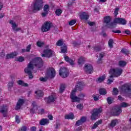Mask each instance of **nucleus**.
<instances>
[{
    "mask_svg": "<svg viewBox=\"0 0 131 131\" xmlns=\"http://www.w3.org/2000/svg\"><path fill=\"white\" fill-rule=\"evenodd\" d=\"M35 67L37 68H41L43 66V61L41 57H35L28 64L27 68L24 70L25 72L29 75V79L33 78V75L31 70H33Z\"/></svg>",
    "mask_w": 131,
    "mask_h": 131,
    "instance_id": "f257e3e1",
    "label": "nucleus"
},
{
    "mask_svg": "<svg viewBox=\"0 0 131 131\" xmlns=\"http://www.w3.org/2000/svg\"><path fill=\"white\" fill-rule=\"evenodd\" d=\"M83 89V82L82 81L78 82L77 85L75 86V88L74 89L70 95V98L72 100V102H80V98L77 96H75V93L78 91H81Z\"/></svg>",
    "mask_w": 131,
    "mask_h": 131,
    "instance_id": "f03ea898",
    "label": "nucleus"
},
{
    "mask_svg": "<svg viewBox=\"0 0 131 131\" xmlns=\"http://www.w3.org/2000/svg\"><path fill=\"white\" fill-rule=\"evenodd\" d=\"M120 93L124 94L128 97L131 96V84L129 83H126L122 85L119 88Z\"/></svg>",
    "mask_w": 131,
    "mask_h": 131,
    "instance_id": "7ed1b4c3",
    "label": "nucleus"
},
{
    "mask_svg": "<svg viewBox=\"0 0 131 131\" xmlns=\"http://www.w3.org/2000/svg\"><path fill=\"white\" fill-rule=\"evenodd\" d=\"M123 70L120 68H116L112 69L109 71L110 78H113V77H119L121 74H122Z\"/></svg>",
    "mask_w": 131,
    "mask_h": 131,
    "instance_id": "20e7f679",
    "label": "nucleus"
},
{
    "mask_svg": "<svg viewBox=\"0 0 131 131\" xmlns=\"http://www.w3.org/2000/svg\"><path fill=\"white\" fill-rule=\"evenodd\" d=\"M103 110L102 107H99L98 108H94L91 112V120H96L99 117V114L102 113Z\"/></svg>",
    "mask_w": 131,
    "mask_h": 131,
    "instance_id": "39448f33",
    "label": "nucleus"
},
{
    "mask_svg": "<svg viewBox=\"0 0 131 131\" xmlns=\"http://www.w3.org/2000/svg\"><path fill=\"white\" fill-rule=\"evenodd\" d=\"M42 4H43L42 0H36L33 4V12H34V11H40L42 9Z\"/></svg>",
    "mask_w": 131,
    "mask_h": 131,
    "instance_id": "423d86ee",
    "label": "nucleus"
},
{
    "mask_svg": "<svg viewBox=\"0 0 131 131\" xmlns=\"http://www.w3.org/2000/svg\"><path fill=\"white\" fill-rule=\"evenodd\" d=\"M53 27V24L51 21H45L41 27L42 32H48L51 30V28Z\"/></svg>",
    "mask_w": 131,
    "mask_h": 131,
    "instance_id": "0eeeda50",
    "label": "nucleus"
},
{
    "mask_svg": "<svg viewBox=\"0 0 131 131\" xmlns=\"http://www.w3.org/2000/svg\"><path fill=\"white\" fill-rule=\"evenodd\" d=\"M54 55V51L50 49H45L43 51V54H41V57L42 58H48L50 59L51 57H53Z\"/></svg>",
    "mask_w": 131,
    "mask_h": 131,
    "instance_id": "6e6552de",
    "label": "nucleus"
},
{
    "mask_svg": "<svg viewBox=\"0 0 131 131\" xmlns=\"http://www.w3.org/2000/svg\"><path fill=\"white\" fill-rule=\"evenodd\" d=\"M56 76V70L54 68L50 67L47 70L46 76L49 78H54Z\"/></svg>",
    "mask_w": 131,
    "mask_h": 131,
    "instance_id": "1a4fd4ad",
    "label": "nucleus"
},
{
    "mask_svg": "<svg viewBox=\"0 0 131 131\" xmlns=\"http://www.w3.org/2000/svg\"><path fill=\"white\" fill-rule=\"evenodd\" d=\"M111 16L107 15L103 18L104 23L106 24V26L114 28V27H115V24L113 22H111Z\"/></svg>",
    "mask_w": 131,
    "mask_h": 131,
    "instance_id": "9d476101",
    "label": "nucleus"
},
{
    "mask_svg": "<svg viewBox=\"0 0 131 131\" xmlns=\"http://www.w3.org/2000/svg\"><path fill=\"white\" fill-rule=\"evenodd\" d=\"M59 75L63 78H66L68 75H69V73L67 69L64 67L60 68L59 70Z\"/></svg>",
    "mask_w": 131,
    "mask_h": 131,
    "instance_id": "9b49d317",
    "label": "nucleus"
},
{
    "mask_svg": "<svg viewBox=\"0 0 131 131\" xmlns=\"http://www.w3.org/2000/svg\"><path fill=\"white\" fill-rule=\"evenodd\" d=\"M84 70L88 74H91L94 72V68L93 66L90 64H85L84 67Z\"/></svg>",
    "mask_w": 131,
    "mask_h": 131,
    "instance_id": "f8f14e48",
    "label": "nucleus"
},
{
    "mask_svg": "<svg viewBox=\"0 0 131 131\" xmlns=\"http://www.w3.org/2000/svg\"><path fill=\"white\" fill-rule=\"evenodd\" d=\"M122 112V110H121L120 107H115L113 108L112 114L114 116H118V115L121 114Z\"/></svg>",
    "mask_w": 131,
    "mask_h": 131,
    "instance_id": "ddd939ff",
    "label": "nucleus"
},
{
    "mask_svg": "<svg viewBox=\"0 0 131 131\" xmlns=\"http://www.w3.org/2000/svg\"><path fill=\"white\" fill-rule=\"evenodd\" d=\"M114 23H118V24H121V25H126V23H127V21L125 19L121 18V17H118L115 19L114 20Z\"/></svg>",
    "mask_w": 131,
    "mask_h": 131,
    "instance_id": "4468645a",
    "label": "nucleus"
},
{
    "mask_svg": "<svg viewBox=\"0 0 131 131\" xmlns=\"http://www.w3.org/2000/svg\"><path fill=\"white\" fill-rule=\"evenodd\" d=\"M86 121V117H81L80 120L77 121L75 123L76 126H79V125H81L83 124L84 122Z\"/></svg>",
    "mask_w": 131,
    "mask_h": 131,
    "instance_id": "2eb2a0df",
    "label": "nucleus"
},
{
    "mask_svg": "<svg viewBox=\"0 0 131 131\" xmlns=\"http://www.w3.org/2000/svg\"><path fill=\"white\" fill-rule=\"evenodd\" d=\"M45 100L47 104H50V103H53L55 102L56 100V97H55L54 95H51L48 97L45 98Z\"/></svg>",
    "mask_w": 131,
    "mask_h": 131,
    "instance_id": "dca6fc26",
    "label": "nucleus"
},
{
    "mask_svg": "<svg viewBox=\"0 0 131 131\" xmlns=\"http://www.w3.org/2000/svg\"><path fill=\"white\" fill-rule=\"evenodd\" d=\"M24 99H18L16 105L15 107V110H19V109H21V106L24 104Z\"/></svg>",
    "mask_w": 131,
    "mask_h": 131,
    "instance_id": "f3484780",
    "label": "nucleus"
},
{
    "mask_svg": "<svg viewBox=\"0 0 131 131\" xmlns=\"http://www.w3.org/2000/svg\"><path fill=\"white\" fill-rule=\"evenodd\" d=\"M0 112L3 114L4 117H6L7 116V113L8 112V108H7V106L3 105L0 107Z\"/></svg>",
    "mask_w": 131,
    "mask_h": 131,
    "instance_id": "a211bd4d",
    "label": "nucleus"
},
{
    "mask_svg": "<svg viewBox=\"0 0 131 131\" xmlns=\"http://www.w3.org/2000/svg\"><path fill=\"white\" fill-rule=\"evenodd\" d=\"M9 23H10V24H12V29H13V30H14V32H17V31H19V30H21V29L20 28H16L17 24H16V23H14V21L13 20H11L9 21Z\"/></svg>",
    "mask_w": 131,
    "mask_h": 131,
    "instance_id": "6ab92c4d",
    "label": "nucleus"
},
{
    "mask_svg": "<svg viewBox=\"0 0 131 131\" xmlns=\"http://www.w3.org/2000/svg\"><path fill=\"white\" fill-rule=\"evenodd\" d=\"M89 18H90V16L85 12H82L80 15V19L81 20H89Z\"/></svg>",
    "mask_w": 131,
    "mask_h": 131,
    "instance_id": "aec40b11",
    "label": "nucleus"
},
{
    "mask_svg": "<svg viewBox=\"0 0 131 131\" xmlns=\"http://www.w3.org/2000/svg\"><path fill=\"white\" fill-rule=\"evenodd\" d=\"M64 58L66 62L69 63L71 65V66H73V65H74V60L69 58V56L65 55Z\"/></svg>",
    "mask_w": 131,
    "mask_h": 131,
    "instance_id": "412c9836",
    "label": "nucleus"
},
{
    "mask_svg": "<svg viewBox=\"0 0 131 131\" xmlns=\"http://www.w3.org/2000/svg\"><path fill=\"white\" fill-rule=\"evenodd\" d=\"M17 55H18V53H17L16 52H12L10 54H8L6 56V59L8 60V59H13L14 57H17Z\"/></svg>",
    "mask_w": 131,
    "mask_h": 131,
    "instance_id": "4be33fe9",
    "label": "nucleus"
},
{
    "mask_svg": "<svg viewBox=\"0 0 131 131\" xmlns=\"http://www.w3.org/2000/svg\"><path fill=\"white\" fill-rule=\"evenodd\" d=\"M50 123V120L47 118H43L39 121L40 125H46V124H49Z\"/></svg>",
    "mask_w": 131,
    "mask_h": 131,
    "instance_id": "5701e85b",
    "label": "nucleus"
},
{
    "mask_svg": "<svg viewBox=\"0 0 131 131\" xmlns=\"http://www.w3.org/2000/svg\"><path fill=\"white\" fill-rule=\"evenodd\" d=\"M14 83H15V82L13 80L9 81L8 82V89L9 92H11V91H12V88L14 86Z\"/></svg>",
    "mask_w": 131,
    "mask_h": 131,
    "instance_id": "b1692460",
    "label": "nucleus"
},
{
    "mask_svg": "<svg viewBox=\"0 0 131 131\" xmlns=\"http://www.w3.org/2000/svg\"><path fill=\"white\" fill-rule=\"evenodd\" d=\"M64 119H71L72 120L73 119H74V115L72 114V113H70V114L66 115L64 116Z\"/></svg>",
    "mask_w": 131,
    "mask_h": 131,
    "instance_id": "393cba45",
    "label": "nucleus"
},
{
    "mask_svg": "<svg viewBox=\"0 0 131 131\" xmlns=\"http://www.w3.org/2000/svg\"><path fill=\"white\" fill-rule=\"evenodd\" d=\"M17 83H18L19 85H21V86H28V83L24 82V81L21 80H19L17 81Z\"/></svg>",
    "mask_w": 131,
    "mask_h": 131,
    "instance_id": "a878e982",
    "label": "nucleus"
},
{
    "mask_svg": "<svg viewBox=\"0 0 131 131\" xmlns=\"http://www.w3.org/2000/svg\"><path fill=\"white\" fill-rule=\"evenodd\" d=\"M99 93L102 96H105V95L107 94V91L104 88H100L99 90Z\"/></svg>",
    "mask_w": 131,
    "mask_h": 131,
    "instance_id": "bb28decb",
    "label": "nucleus"
},
{
    "mask_svg": "<svg viewBox=\"0 0 131 131\" xmlns=\"http://www.w3.org/2000/svg\"><path fill=\"white\" fill-rule=\"evenodd\" d=\"M35 94H36V96L37 97H43V92L40 91V90H37V91L35 92Z\"/></svg>",
    "mask_w": 131,
    "mask_h": 131,
    "instance_id": "cd10ccee",
    "label": "nucleus"
},
{
    "mask_svg": "<svg viewBox=\"0 0 131 131\" xmlns=\"http://www.w3.org/2000/svg\"><path fill=\"white\" fill-rule=\"evenodd\" d=\"M118 123V120H112L111 122L110 126L111 127H114L116 125V124Z\"/></svg>",
    "mask_w": 131,
    "mask_h": 131,
    "instance_id": "c85d7f7f",
    "label": "nucleus"
},
{
    "mask_svg": "<svg viewBox=\"0 0 131 131\" xmlns=\"http://www.w3.org/2000/svg\"><path fill=\"white\" fill-rule=\"evenodd\" d=\"M118 64L120 67H124L126 66V62L123 60H120L119 61Z\"/></svg>",
    "mask_w": 131,
    "mask_h": 131,
    "instance_id": "c756f323",
    "label": "nucleus"
},
{
    "mask_svg": "<svg viewBox=\"0 0 131 131\" xmlns=\"http://www.w3.org/2000/svg\"><path fill=\"white\" fill-rule=\"evenodd\" d=\"M61 53L65 54V53H67V46H63L60 48Z\"/></svg>",
    "mask_w": 131,
    "mask_h": 131,
    "instance_id": "7c9ffc66",
    "label": "nucleus"
},
{
    "mask_svg": "<svg viewBox=\"0 0 131 131\" xmlns=\"http://www.w3.org/2000/svg\"><path fill=\"white\" fill-rule=\"evenodd\" d=\"M84 63V58L82 57H80L78 59V63L79 65H81V64H83Z\"/></svg>",
    "mask_w": 131,
    "mask_h": 131,
    "instance_id": "2f4dec72",
    "label": "nucleus"
},
{
    "mask_svg": "<svg viewBox=\"0 0 131 131\" xmlns=\"http://www.w3.org/2000/svg\"><path fill=\"white\" fill-rule=\"evenodd\" d=\"M106 78V77L105 76H102L98 78V80H96L97 82H102V81H104Z\"/></svg>",
    "mask_w": 131,
    "mask_h": 131,
    "instance_id": "473e14b6",
    "label": "nucleus"
},
{
    "mask_svg": "<svg viewBox=\"0 0 131 131\" xmlns=\"http://www.w3.org/2000/svg\"><path fill=\"white\" fill-rule=\"evenodd\" d=\"M94 51H95V52H100L101 50H102V47H101V46L98 45L97 46H95L93 47Z\"/></svg>",
    "mask_w": 131,
    "mask_h": 131,
    "instance_id": "72a5a7b5",
    "label": "nucleus"
},
{
    "mask_svg": "<svg viewBox=\"0 0 131 131\" xmlns=\"http://www.w3.org/2000/svg\"><path fill=\"white\" fill-rule=\"evenodd\" d=\"M64 44V41H63V39H59L56 42V46L57 47H62V46Z\"/></svg>",
    "mask_w": 131,
    "mask_h": 131,
    "instance_id": "f704fd0d",
    "label": "nucleus"
},
{
    "mask_svg": "<svg viewBox=\"0 0 131 131\" xmlns=\"http://www.w3.org/2000/svg\"><path fill=\"white\" fill-rule=\"evenodd\" d=\"M66 88V87L65 86V84H61L60 85V89H59V92L60 93V94H62V93H63L64 91H65Z\"/></svg>",
    "mask_w": 131,
    "mask_h": 131,
    "instance_id": "c9c22d12",
    "label": "nucleus"
},
{
    "mask_svg": "<svg viewBox=\"0 0 131 131\" xmlns=\"http://www.w3.org/2000/svg\"><path fill=\"white\" fill-rule=\"evenodd\" d=\"M113 101H114V99L112 98L111 97H108L107 98V102L109 105H111L112 103H113Z\"/></svg>",
    "mask_w": 131,
    "mask_h": 131,
    "instance_id": "e433bc0d",
    "label": "nucleus"
},
{
    "mask_svg": "<svg viewBox=\"0 0 131 131\" xmlns=\"http://www.w3.org/2000/svg\"><path fill=\"white\" fill-rule=\"evenodd\" d=\"M43 11L47 12V13H49V11H50V6L49 5H45L43 7Z\"/></svg>",
    "mask_w": 131,
    "mask_h": 131,
    "instance_id": "4c0bfd02",
    "label": "nucleus"
},
{
    "mask_svg": "<svg viewBox=\"0 0 131 131\" xmlns=\"http://www.w3.org/2000/svg\"><path fill=\"white\" fill-rule=\"evenodd\" d=\"M43 45H45V43L40 41H38L36 42V45L38 48H42V47H43Z\"/></svg>",
    "mask_w": 131,
    "mask_h": 131,
    "instance_id": "58836bf2",
    "label": "nucleus"
},
{
    "mask_svg": "<svg viewBox=\"0 0 131 131\" xmlns=\"http://www.w3.org/2000/svg\"><path fill=\"white\" fill-rule=\"evenodd\" d=\"M114 42V41H113V40L112 39H110L108 40V45L109 48H111V49H112V48H113Z\"/></svg>",
    "mask_w": 131,
    "mask_h": 131,
    "instance_id": "ea45409f",
    "label": "nucleus"
},
{
    "mask_svg": "<svg viewBox=\"0 0 131 131\" xmlns=\"http://www.w3.org/2000/svg\"><path fill=\"white\" fill-rule=\"evenodd\" d=\"M62 12L63 11L60 9H57L55 11V14L56 16H61V14H62Z\"/></svg>",
    "mask_w": 131,
    "mask_h": 131,
    "instance_id": "a19ab883",
    "label": "nucleus"
},
{
    "mask_svg": "<svg viewBox=\"0 0 131 131\" xmlns=\"http://www.w3.org/2000/svg\"><path fill=\"white\" fill-rule=\"evenodd\" d=\"M121 53H122L123 54H124L125 55H128V54H129V51L125 49H122L121 50Z\"/></svg>",
    "mask_w": 131,
    "mask_h": 131,
    "instance_id": "79ce46f5",
    "label": "nucleus"
},
{
    "mask_svg": "<svg viewBox=\"0 0 131 131\" xmlns=\"http://www.w3.org/2000/svg\"><path fill=\"white\" fill-rule=\"evenodd\" d=\"M120 107L121 108H126V107H128V104L125 102H122L120 104Z\"/></svg>",
    "mask_w": 131,
    "mask_h": 131,
    "instance_id": "37998d69",
    "label": "nucleus"
},
{
    "mask_svg": "<svg viewBox=\"0 0 131 131\" xmlns=\"http://www.w3.org/2000/svg\"><path fill=\"white\" fill-rule=\"evenodd\" d=\"M48 77H41L39 78V80L40 81H42L43 82H46V81H47V80H48Z\"/></svg>",
    "mask_w": 131,
    "mask_h": 131,
    "instance_id": "c03bdc74",
    "label": "nucleus"
},
{
    "mask_svg": "<svg viewBox=\"0 0 131 131\" xmlns=\"http://www.w3.org/2000/svg\"><path fill=\"white\" fill-rule=\"evenodd\" d=\"M75 23H76V20L73 19L69 22V25H70V26H72V25H74Z\"/></svg>",
    "mask_w": 131,
    "mask_h": 131,
    "instance_id": "a18cd8bd",
    "label": "nucleus"
},
{
    "mask_svg": "<svg viewBox=\"0 0 131 131\" xmlns=\"http://www.w3.org/2000/svg\"><path fill=\"white\" fill-rule=\"evenodd\" d=\"M113 95H118V89L117 88H114L113 90Z\"/></svg>",
    "mask_w": 131,
    "mask_h": 131,
    "instance_id": "49530a36",
    "label": "nucleus"
},
{
    "mask_svg": "<svg viewBox=\"0 0 131 131\" xmlns=\"http://www.w3.org/2000/svg\"><path fill=\"white\" fill-rule=\"evenodd\" d=\"M16 61H17V62H23L24 61V58L22 56H20L16 58Z\"/></svg>",
    "mask_w": 131,
    "mask_h": 131,
    "instance_id": "de8ad7c7",
    "label": "nucleus"
},
{
    "mask_svg": "<svg viewBox=\"0 0 131 131\" xmlns=\"http://www.w3.org/2000/svg\"><path fill=\"white\" fill-rule=\"evenodd\" d=\"M78 98H80V100H82L83 99H84V97H85V95L82 93H80V94L78 95Z\"/></svg>",
    "mask_w": 131,
    "mask_h": 131,
    "instance_id": "09e8293b",
    "label": "nucleus"
},
{
    "mask_svg": "<svg viewBox=\"0 0 131 131\" xmlns=\"http://www.w3.org/2000/svg\"><path fill=\"white\" fill-rule=\"evenodd\" d=\"M118 11H119V8H116L114 12L115 17H116L118 15Z\"/></svg>",
    "mask_w": 131,
    "mask_h": 131,
    "instance_id": "8fccbe9b",
    "label": "nucleus"
},
{
    "mask_svg": "<svg viewBox=\"0 0 131 131\" xmlns=\"http://www.w3.org/2000/svg\"><path fill=\"white\" fill-rule=\"evenodd\" d=\"M27 127L26 126H23L20 128L19 129L18 131H27Z\"/></svg>",
    "mask_w": 131,
    "mask_h": 131,
    "instance_id": "3c124183",
    "label": "nucleus"
},
{
    "mask_svg": "<svg viewBox=\"0 0 131 131\" xmlns=\"http://www.w3.org/2000/svg\"><path fill=\"white\" fill-rule=\"evenodd\" d=\"M77 109H79V110H82V109L83 108V105H82L81 104H78L77 105Z\"/></svg>",
    "mask_w": 131,
    "mask_h": 131,
    "instance_id": "603ef678",
    "label": "nucleus"
},
{
    "mask_svg": "<svg viewBox=\"0 0 131 131\" xmlns=\"http://www.w3.org/2000/svg\"><path fill=\"white\" fill-rule=\"evenodd\" d=\"M92 97L94 100V101H99V96H97L95 95H93Z\"/></svg>",
    "mask_w": 131,
    "mask_h": 131,
    "instance_id": "864d4df0",
    "label": "nucleus"
},
{
    "mask_svg": "<svg viewBox=\"0 0 131 131\" xmlns=\"http://www.w3.org/2000/svg\"><path fill=\"white\" fill-rule=\"evenodd\" d=\"M105 57V53L104 52L99 54V59H103Z\"/></svg>",
    "mask_w": 131,
    "mask_h": 131,
    "instance_id": "5fc2aeb1",
    "label": "nucleus"
},
{
    "mask_svg": "<svg viewBox=\"0 0 131 131\" xmlns=\"http://www.w3.org/2000/svg\"><path fill=\"white\" fill-rule=\"evenodd\" d=\"M61 125V123H60V122H56L55 125V127L56 129H58V128H59V127Z\"/></svg>",
    "mask_w": 131,
    "mask_h": 131,
    "instance_id": "6e6d98bb",
    "label": "nucleus"
},
{
    "mask_svg": "<svg viewBox=\"0 0 131 131\" xmlns=\"http://www.w3.org/2000/svg\"><path fill=\"white\" fill-rule=\"evenodd\" d=\"M15 121L17 123H20V119L19 118V116H15Z\"/></svg>",
    "mask_w": 131,
    "mask_h": 131,
    "instance_id": "4d7b16f0",
    "label": "nucleus"
},
{
    "mask_svg": "<svg viewBox=\"0 0 131 131\" xmlns=\"http://www.w3.org/2000/svg\"><path fill=\"white\" fill-rule=\"evenodd\" d=\"M30 50H31V45H28V47H27L26 48V52H30Z\"/></svg>",
    "mask_w": 131,
    "mask_h": 131,
    "instance_id": "13d9d810",
    "label": "nucleus"
},
{
    "mask_svg": "<svg viewBox=\"0 0 131 131\" xmlns=\"http://www.w3.org/2000/svg\"><path fill=\"white\" fill-rule=\"evenodd\" d=\"M98 125H98V123L96 122L94 124L93 126L92 127V129H95V128H97V127H98Z\"/></svg>",
    "mask_w": 131,
    "mask_h": 131,
    "instance_id": "bf43d9fd",
    "label": "nucleus"
},
{
    "mask_svg": "<svg viewBox=\"0 0 131 131\" xmlns=\"http://www.w3.org/2000/svg\"><path fill=\"white\" fill-rule=\"evenodd\" d=\"M48 14H49V12H47L46 11H44V12L41 13L42 17H47Z\"/></svg>",
    "mask_w": 131,
    "mask_h": 131,
    "instance_id": "052dcab7",
    "label": "nucleus"
},
{
    "mask_svg": "<svg viewBox=\"0 0 131 131\" xmlns=\"http://www.w3.org/2000/svg\"><path fill=\"white\" fill-rule=\"evenodd\" d=\"M32 106L33 108H35V107H37V104H36V102L35 101H33L32 103Z\"/></svg>",
    "mask_w": 131,
    "mask_h": 131,
    "instance_id": "680f3d73",
    "label": "nucleus"
},
{
    "mask_svg": "<svg viewBox=\"0 0 131 131\" xmlns=\"http://www.w3.org/2000/svg\"><path fill=\"white\" fill-rule=\"evenodd\" d=\"M112 32H113L114 33H121V31H120V30H113Z\"/></svg>",
    "mask_w": 131,
    "mask_h": 131,
    "instance_id": "e2e57ef3",
    "label": "nucleus"
},
{
    "mask_svg": "<svg viewBox=\"0 0 131 131\" xmlns=\"http://www.w3.org/2000/svg\"><path fill=\"white\" fill-rule=\"evenodd\" d=\"M89 25H90V26H94V25H95V24H96V23L94 22V21H90L88 23Z\"/></svg>",
    "mask_w": 131,
    "mask_h": 131,
    "instance_id": "0e129e2a",
    "label": "nucleus"
},
{
    "mask_svg": "<svg viewBox=\"0 0 131 131\" xmlns=\"http://www.w3.org/2000/svg\"><path fill=\"white\" fill-rule=\"evenodd\" d=\"M102 61V59L98 58L97 60V64H102L103 63Z\"/></svg>",
    "mask_w": 131,
    "mask_h": 131,
    "instance_id": "69168bd1",
    "label": "nucleus"
},
{
    "mask_svg": "<svg viewBox=\"0 0 131 131\" xmlns=\"http://www.w3.org/2000/svg\"><path fill=\"white\" fill-rule=\"evenodd\" d=\"M124 32V33H125V34H127L128 35H129V34H130V31L129 30H125Z\"/></svg>",
    "mask_w": 131,
    "mask_h": 131,
    "instance_id": "338daca9",
    "label": "nucleus"
},
{
    "mask_svg": "<svg viewBox=\"0 0 131 131\" xmlns=\"http://www.w3.org/2000/svg\"><path fill=\"white\" fill-rule=\"evenodd\" d=\"M30 129L31 131H36V127L35 126H32L30 128Z\"/></svg>",
    "mask_w": 131,
    "mask_h": 131,
    "instance_id": "774afa93",
    "label": "nucleus"
}]
</instances>
